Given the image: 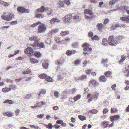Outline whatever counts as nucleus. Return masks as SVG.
<instances>
[{
  "label": "nucleus",
  "instance_id": "obj_26",
  "mask_svg": "<svg viewBox=\"0 0 129 129\" xmlns=\"http://www.w3.org/2000/svg\"><path fill=\"white\" fill-rule=\"evenodd\" d=\"M64 60L63 58H61L57 60L56 63L58 64H61L64 62Z\"/></svg>",
  "mask_w": 129,
  "mask_h": 129
},
{
  "label": "nucleus",
  "instance_id": "obj_10",
  "mask_svg": "<svg viewBox=\"0 0 129 129\" xmlns=\"http://www.w3.org/2000/svg\"><path fill=\"white\" fill-rule=\"evenodd\" d=\"M98 84L97 82L94 79L91 80L88 83V86H93L94 87H96Z\"/></svg>",
  "mask_w": 129,
  "mask_h": 129
},
{
  "label": "nucleus",
  "instance_id": "obj_27",
  "mask_svg": "<svg viewBox=\"0 0 129 129\" xmlns=\"http://www.w3.org/2000/svg\"><path fill=\"white\" fill-rule=\"evenodd\" d=\"M3 114L5 116H7L9 117H11L12 116V114L11 112H5L3 113Z\"/></svg>",
  "mask_w": 129,
  "mask_h": 129
},
{
  "label": "nucleus",
  "instance_id": "obj_48",
  "mask_svg": "<svg viewBox=\"0 0 129 129\" xmlns=\"http://www.w3.org/2000/svg\"><path fill=\"white\" fill-rule=\"evenodd\" d=\"M92 113L95 114L96 113L98 112V111L95 109H93L90 110V111Z\"/></svg>",
  "mask_w": 129,
  "mask_h": 129
},
{
  "label": "nucleus",
  "instance_id": "obj_3",
  "mask_svg": "<svg viewBox=\"0 0 129 129\" xmlns=\"http://www.w3.org/2000/svg\"><path fill=\"white\" fill-rule=\"evenodd\" d=\"M108 41L109 45L111 46H115L118 44L115 37L113 35L110 36L109 37Z\"/></svg>",
  "mask_w": 129,
  "mask_h": 129
},
{
  "label": "nucleus",
  "instance_id": "obj_19",
  "mask_svg": "<svg viewBox=\"0 0 129 129\" xmlns=\"http://www.w3.org/2000/svg\"><path fill=\"white\" fill-rule=\"evenodd\" d=\"M108 59H103L102 60L101 63L103 64L104 66L107 67L108 65L106 64L108 62Z\"/></svg>",
  "mask_w": 129,
  "mask_h": 129
},
{
  "label": "nucleus",
  "instance_id": "obj_37",
  "mask_svg": "<svg viewBox=\"0 0 129 129\" xmlns=\"http://www.w3.org/2000/svg\"><path fill=\"white\" fill-rule=\"evenodd\" d=\"M29 39L31 41H36L38 40L37 36L30 37L29 38Z\"/></svg>",
  "mask_w": 129,
  "mask_h": 129
},
{
  "label": "nucleus",
  "instance_id": "obj_11",
  "mask_svg": "<svg viewBox=\"0 0 129 129\" xmlns=\"http://www.w3.org/2000/svg\"><path fill=\"white\" fill-rule=\"evenodd\" d=\"M112 74V71H106L104 73V75L106 78H109L111 79L112 78L113 76Z\"/></svg>",
  "mask_w": 129,
  "mask_h": 129
},
{
  "label": "nucleus",
  "instance_id": "obj_40",
  "mask_svg": "<svg viewBox=\"0 0 129 129\" xmlns=\"http://www.w3.org/2000/svg\"><path fill=\"white\" fill-rule=\"evenodd\" d=\"M46 92V91L44 89H42L41 90L40 92L38 94V95L39 96H40L42 94H45Z\"/></svg>",
  "mask_w": 129,
  "mask_h": 129
},
{
  "label": "nucleus",
  "instance_id": "obj_36",
  "mask_svg": "<svg viewBox=\"0 0 129 129\" xmlns=\"http://www.w3.org/2000/svg\"><path fill=\"white\" fill-rule=\"evenodd\" d=\"M118 111L117 109L115 107L111 108V113H114Z\"/></svg>",
  "mask_w": 129,
  "mask_h": 129
},
{
  "label": "nucleus",
  "instance_id": "obj_41",
  "mask_svg": "<svg viewBox=\"0 0 129 129\" xmlns=\"http://www.w3.org/2000/svg\"><path fill=\"white\" fill-rule=\"evenodd\" d=\"M79 118L81 121H83L86 119V117L84 116L81 115H79L78 116Z\"/></svg>",
  "mask_w": 129,
  "mask_h": 129
},
{
  "label": "nucleus",
  "instance_id": "obj_59",
  "mask_svg": "<svg viewBox=\"0 0 129 129\" xmlns=\"http://www.w3.org/2000/svg\"><path fill=\"white\" fill-rule=\"evenodd\" d=\"M89 61L85 60L83 63V64L85 66L87 64H88L89 63Z\"/></svg>",
  "mask_w": 129,
  "mask_h": 129
},
{
  "label": "nucleus",
  "instance_id": "obj_55",
  "mask_svg": "<svg viewBox=\"0 0 129 129\" xmlns=\"http://www.w3.org/2000/svg\"><path fill=\"white\" fill-rule=\"evenodd\" d=\"M126 70V71L128 72L126 75L127 77L129 76V65L127 67L125 68Z\"/></svg>",
  "mask_w": 129,
  "mask_h": 129
},
{
  "label": "nucleus",
  "instance_id": "obj_12",
  "mask_svg": "<svg viewBox=\"0 0 129 129\" xmlns=\"http://www.w3.org/2000/svg\"><path fill=\"white\" fill-rule=\"evenodd\" d=\"M110 121L112 122H113L114 121L117 120L120 118L119 116L118 115H114L110 117Z\"/></svg>",
  "mask_w": 129,
  "mask_h": 129
},
{
  "label": "nucleus",
  "instance_id": "obj_60",
  "mask_svg": "<svg viewBox=\"0 0 129 129\" xmlns=\"http://www.w3.org/2000/svg\"><path fill=\"white\" fill-rule=\"evenodd\" d=\"M73 47L74 48H76L78 47V44L76 42L72 44Z\"/></svg>",
  "mask_w": 129,
  "mask_h": 129
},
{
  "label": "nucleus",
  "instance_id": "obj_18",
  "mask_svg": "<svg viewBox=\"0 0 129 129\" xmlns=\"http://www.w3.org/2000/svg\"><path fill=\"white\" fill-rule=\"evenodd\" d=\"M59 21V20L56 18H53L50 21V23L51 24H53L56 22L58 23Z\"/></svg>",
  "mask_w": 129,
  "mask_h": 129
},
{
  "label": "nucleus",
  "instance_id": "obj_1",
  "mask_svg": "<svg viewBox=\"0 0 129 129\" xmlns=\"http://www.w3.org/2000/svg\"><path fill=\"white\" fill-rule=\"evenodd\" d=\"M47 7L45 8L44 6H42L40 8L36 9V11L35 17L39 18H42L44 17L43 14L41 13H43L44 11H48Z\"/></svg>",
  "mask_w": 129,
  "mask_h": 129
},
{
  "label": "nucleus",
  "instance_id": "obj_56",
  "mask_svg": "<svg viewBox=\"0 0 129 129\" xmlns=\"http://www.w3.org/2000/svg\"><path fill=\"white\" fill-rule=\"evenodd\" d=\"M117 0H113L110 1L109 2V4L110 5H112L114 4L117 1Z\"/></svg>",
  "mask_w": 129,
  "mask_h": 129
},
{
  "label": "nucleus",
  "instance_id": "obj_28",
  "mask_svg": "<svg viewBox=\"0 0 129 129\" xmlns=\"http://www.w3.org/2000/svg\"><path fill=\"white\" fill-rule=\"evenodd\" d=\"M47 75L43 73L39 75V77L41 79H45L47 78Z\"/></svg>",
  "mask_w": 129,
  "mask_h": 129
},
{
  "label": "nucleus",
  "instance_id": "obj_5",
  "mask_svg": "<svg viewBox=\"0 0 129 129\" xmlns=\"http://www.w3.org/2000/svg\"><path fill=\"white\" fill-rule=\"evenodd\" d=\"M46 29L47 28L45 25L43 24L38 26L37 30L38 33H41L45 32Z\"/></svg>",
  "mask_w": 129,
  "mask_h": 129
},
{
  "label": "nucleus",
  "instance_id": "obj_29",
  "mask_svg": "<svg viewBox=\"0 0 129 129\" xmlns=\"http://www.w3.org/2000/svg\"><path fill=\"white\" fill-rule=\"evenodd\" d=\"M9 3H7L2 0H0V5H1L5 6H9Z\"/></svg>",
  "mask_w": 129,
  "mask_h": 129
},
{
  "label": "nucleus",
  "instance_id": "obj_17",
  "mask_svg": "<svg viewBox=\"0 0 129 129\" xmlns=\"http://www.w3.org/2000/svg\"><path fill=\"white\" fill-rule=\"evenodd\" d=\"M84 14H89L90 15H92L93 14V13L91 10L86 9L84 11Z\"/></svg>",
  "mask_w": 129,
  "mask_h": 129
},
{
  "label": "nucleus",
  "instance_id": "obj_13",
  "mask_svg": "<svg viewBox=\"0 0 129 129\" xmlns=\"http://www.w3.org/2000/svg\"><path fill=\"white\" fill-rule=\"evenodd\" d=\"M76 52V51L75 50H68L66 52V54L68 56L73 54Z\"/></svg>",
  "mask_w": 129,
  "mask_h": 129
},
{
  "label": "nucleus",
  "instance_id": "obj_46",
  "mask_svg": "<svg viewBox=\"0 0 129 129\" xmlns=\"http://www.w3.org/2000/svg\"><path fill=\"white\" fill-rule=\"evenodd\" d=\"M35 56L38 57H39L41 56V53L39 52H35L34 53Z\"/></svg>",
  "mask_w": 129,
  "mask_h": 129
},
{
  "label": "nucleus",
  "instance_id": "obj_23",
  "mask_svg": "<svg viewBox=\"0 0 129 129\" xmlns=\"http://www.w3.org/2000/svg\"><path fill=\"white\" fill-rule=\"evenodd\" d=\"M23 74H30L31 73V70L30 69L28 68L23 70Z\"/></svg>",
  "mask_w": 129,
  "mask_h": 129
},
{
  "label": "nucleus",
  "instance_id": "obj_7",
  "mask_svg": "<svg viewBox=\"0 0 129 129\" xmlns=\"http://www.w3.org/2000/svg\"><path fill=\"white\" fill-rule=\"evenodd\" d=\"M17 11L21 13H28L30 11L29 9H26L25 8L23 7L20 6L17 8Z\"/></svg>",
  "mask_w": 129,
  "mask_h": 129
},
{
  "label": "nucleus",
  "instance_id": "obj_21",
  "mask_svg": "<svg viewBox=\"0 0 129 129\" xmlns=\"http://www.w3.org/2000/svg\"><path fill=\"white\" fill-rule=\"evenodd\" d=\"M57 124H60L61 126L63 127H66V124L65 123H64L62 120H59L56 121Z\"/></svg>",
  "mask_w": 129,
  "mask_h": 129
},
{
  "label": "nucleus",
  "instance_id": "obj_49",
  "mask_svg": "<svg viewBox=\"0 0 129 129\" xmlns=\"http://www.w3.org/2000/svg\"><path fill=\"white\" fill-rule=\"evenodd\" d=\"M10 88L11 89L15 90L16 88V86L15 85H11L10 86Z\"/></svg>",
  "mask_w": 129,
  "mask_h": 129
},
{
  "label": "nucleus",
  "instance_id": "obj_62",
  "mask_svg": "<svg viewBox=\"0 0 129 129\" xmlns=\"http://www.w3.org/2000/svg\"><path fill=\"white\" fill-rule=\"evenodd\" d=\"M20 110L19 109H17L15 112V114L16 116L18 115L19 113H20Z\"/></svg>",
  "mask_w": 129,
  "mask_h": 129
},
{
  "label": "nucleus",
  "instance_id": "obj_51",
  "mask_svg": "<svg viewBox=\"0 0 129 129\" xmlns=\"http://www.w3.org/2000/svg\"><path fill=\"white\" fill-rule=\"evenodd\" d=\"M99 39V37L97 35H95L92 38V40H97Z\"/></svg>",
  "mask_w": 129,
  "mask_h": 129
},
{
  "label": "nucleus",
  "instance_id": "obj_31",
  "mask_svg": "<svg viewBox=\"0 0 129 129\" xmlns=\"http://www.w3.org/2000/svg\"><path fill=\"white\" fill-rule=\"evenodd\" d=\"M69 31H61L60 33V35L63 36L68 35L69 34Z\"/></svg>",
  "mask_w": 129,
  "mask_h": 129
},
{
  "label": "nucleus",
  "instance_id": "obj_2",
  "mask_svg": "<svg viewBox=\"0 0 129 129\" xmlns=\"http://www.w3.org/2000/svg\"><path fill=\"white\" fill-rule=\"evenodd\" d=\"M14 17V15L12 13H9L6 15V13H4L1 17L4 20L10 21Z\"/></svg>",
  "mask_w": 129,
  "mask_h": 129
},
{
  "label": "nucleus",
  "instance_id": "obj_54",
  "mask_svg": "<svg viewBox=\"0 0 129 129\" xmlns=\"http://www.w3.org/2000/svg\"><path fill=\"white\" fill-rule=\"evenodd\" d=\"M81 62V60L79 59L76 60L74 62V64L76 65H78Z\"/></svg>",
  "mask_w": 129,
  "mask_h": 129
},
{
  "label": "nucleus",
  "instance_id": "obj_58",
  "mask_svg": "<svg viewBox=\"0 0 129 129\" xmlns=\"http://www.w3.org/2000/svg\"><path fill=\"white\" fill-rule=\"evenodd\" d=\"M91 71L92 70L91 69H89L86 70L85 73L87 74H90L91 72Z\"/></svg>",
  "mask_w": 129,
  "mask_h": 129
},
{
  "label": "nucleus",
  "instance_id": "obj_32",
  "mask_svg": "<svg viewBox=\"0 0 129 129\" xmlns=\"http://www.w3.org/2000/svg\"><path fill=\"white\" fill-rule=\"evenodd\" d=\"M30 59L31 63L33 64L36 63L38 62V61L35 58H30Z\"/></svg>",
  "mask_w": 129,
  "mask_h": 129
},
{
  "label": "nucleus",
  "instance_id": "obj_63",
  "mask_svg": "<svg viewBox=\"0 0 129 129\" xmlns=\"http://www.w3.org/2000/svg\"><path fill=\"white\" fill-rule=\"evenodd\" d=\"M99 0H90V2L92 3H96Z\"/></svg>",
  "mask_w": 129,
  "mask_h": 129
},
{
  "label": "nucleus",
  "instance_id": "obj_22",
  "mask_svg": "<svg viewBox=\"0 0 129 129\" xmlns=\"http://www.w3.org/2000/svg\"><path fill=\"white\" fill-rule=\"evenodd\" d=\"M99 81L100 82H105L107 81V79L104 75H101L99 79Z\"/></svg>",
  "mask_w": 129,
  "mask_h": 129
},
{
  "label": "nucleus",
  "instance_id": "obj_34",
  "mask_svg": "<svg viewBox=\"0 0 129 129\" xmlns=\"http://www.w3.org/2000/svg\"><path fill=\"white\" fill-rule=\"evenodd\" d=\"M108 42V41L106 39L104 38L102 39V44L103 45H107V44Z\"/></svg>",
  "mask_w": 129,
  "mask_h": 129
},
{
  "label": "nucleus",
  "instance_id": "obj_44",
  "mask_svg": "<svg viewBox=\"0 0 129 129\" xmlns=\"http://www.w3.org/2000/svg\"><path fill=\"white\" fill-rule=\"evenodd\" d=\"M54 39L56 43H58L60 42V39L59 37H55L54 38Z\"/></svg>",
  "mask_w": 129,
  "mask_h": 129
},
{
  "label": "nucleus",
  "instance_id": "obj_43",
  "mask_svg": "<svg viewBox=\"0 0 129 129\" xmlns=\"http://www.w3.org/2000/svg\"><path fill=\"white\" fill-rule=\"evenodd\" d=\"M81 95L80 94L77 95L76 96L74 97V101H76L80 99L81 98Z\"/></svg>",
  "mask_w": 129,
  "mask_h": 129
},
{
  "label": "nucleus",
  "instance_id": "obj_35",
  "mask_svg": "<svg viewBox=\"0 0 129 129\" xmlns=\"http://www.w3.org/2000/svg\"><path fill=\"white\" fill-rule=\"evenodd\" d=\"M42 66L44 68L47 69L48 68V64L46 62L44 61L43 63Z\"/></svg>",
  "mask_w": 129,
  "mask_h": 129
},
{
  "label": "nucleus",
  "instance_id": "obj_38",
  "mask_svg": "<svg viewBox=\"0 0 129 129\" xmlns=\"http://www.w3.org/2000/svg\"><path fill=\"white\" fill-rule=\"evenodd\" d=\"M58 31V29H54L51 30V31L50 32V33L51 34H54L56 33Z\"/></svg>",
  "mask_w": 129,
  "mask_h": 129
},
{
  "label": "nucleus",
  "instance_id": "obj_33",
  "mask_svg": "<svg viewBox=\"0 0 129 129\" xmlns=\"http://www.w3.org/2000/svg\"><path fill=\"white\" fill-rule=\"evenodd\" d=\"M2 90L3 92L6 93L11 90V89L9 88L5 87L2 89Z\"/></svg>",
  "mask_w": 129,
  "mask_h": 129
},
{
  "label": "nucleus",
  "instance_id": "obj_30",
  "mask_svg": "<svg viewBox=\"0 0 129 129\" xmlns=\"http://www.w3.org/2000/svg\"><path fill=\"white\" fill-rule=\"evenodd\" d=\"M45 80L46 81L49 82H53L54 81L53 79L51 77L48 75L47 78H46Z\"/></svg>",
  "mask_w": 129,
  "mask_h": 129
},
{
  "label": "nucleus",
  "instance_id": "obj_39",
  "mask_svg": "<svg viewBox=\"0 0 129 129\" xmlns=\"http://www.w3.org/2000/svg\"><path fill=\"white\" fill-rule=\"evenodd\" d=\"M45 126L46 128L49 129H52L53 127L52 125L50 123H49L48 125L45 124Z\"/></svg>",
  "mask_w": 129,
  "mask_h": 129
},
{
  "label": "nucleus",
  "instance_id": "obj_15",
  "mask_svg": "<svg viewBox=\"0 0 129 129\" xmlns=\"http://www.w3.org/2000/svg\"><path fill=\"white\" fill-rule=\"evenodd\" d=\"M72 15L71 14H69L66 15L64 17L65 21L66 22H69L72 18Z\"/></svg>",
  "mask_w": 129,
  "mask_h": 129
},
{
  "label": "nucleus",
  "instance_id": "obj_4",
  "mask_svg": "<svg viewBox=\"0 0 129 129\" xmlns=\"http://www.w3.org/2000/svg\"><path fill=\"white\" fill-rule=\"evenodd\" d=\"M31 46L34 47H37L39 48H43L45 47L44 43L42 42L39 43L38 40L35 41L34 44L31 45Z\"/></svg>",
  "mask_w": 129,
  "mask_h": 129
},
{
  "label": "nucleus",
  "instance_id": "obj_6",
  "mask_svg": "<svg viewBox=\"0 0 129 129\" xmlns=\"http://www.w3.org/2000/svg\"><path fill=\"white\" fill-rule=\"evenodd\" d=\"M82 46L84 47L83 50L84 51H91L92 50V48L90 47V45L88 43H84Z\"/></svg>",
  "mask_w": 129,
  "mask_h": 129
},
{
  "label": "nucleus",
  "instance_id": "obj_64",
  "mask_svg": "<svg viewBox=\"0 0 129 129\" xmlns=\"http://www.w3.org/2000/svg\"><path fill=\"white\" fill-rule=\"evenodd\" d=\"M108 112V110L107 108H105L104 109L103 111V113L105 114L107 113Z\"/></svg>",
  "mask_w": 129,
  "mask_h": 129
},
{
  "label": "nucleus",
  "instance_id": "obj_20",
  "mask_svg": "<svg viewBox=\"0 0 129 129\" xmlns=\"http://www.w3.org/2000/svg\"><path fill=\"white\" fill-rule=\"evenodd\" d=\"M120 20L122 21L126 22H129V16L126 17H121L120 18Z\"/></svg>",
  "mask_w": 129,
  "mask_h": 129
},
{
  "label": "nucleus",
  "instance_id": "obj_50",
  "mask_svg": "<svg viewBox=\"0 0 129 129\" xmlns=\"http://www.w3.org/2000/svg\"><path fill=\"white\" fill-rule=\"evenodd\" d=\"M54 95L55 97H56V98H57L59 96V92L57 91H55L54 92Z\"/></svg>",
  "mask_w": 129,
  "mask_h": 129
},
{
  "label": "nucleus",
  "instance_id": "obj_53",
  "mask_svg": "<svg viewBox=\"0 0 129 129\" xmlns=\"http://www.w3.org/2000/svg\"><path fill=\"white\" fill-rule=\"evenodd\" d=\"M116 87V85L114 84L112 85L111 87V88L112 89V90L114 91H115L116 90V89L115 88Z\"/></svg>",
  "mask_w": 129,
  "mask_h": 129
},
{
  "label": "nucleus",
  "instance_id": "obj_42",
  "mask_svg": "<svg viewBox=\"0 0 129 129\" xmlns=\"http://www.w3.org/2000/svg\"><path fill=\"white\" fill-rule=\"evenodd\" d=\"M41 22H36L35 23H34L31 25V26L32 27H34L35 26H37L38 25L40 24H41Z\"/></svg>",
  "mask_w": 129,
  "mask_h": 129
},
{
  "label": "nucleus",
  "instance_id": "obj_61",
  "mask_svg": "<svg viewBox=\"0 0 129 129\" xmlns=\"http://www.w3.org/2000/svg\"><path fill=\"white\" fill-rule=\"evenodd\" d=\"M79 16L77 15H75L73 17V18L74 19L76 20L79 19Z\"/></svg>",
  "mask_w": 129,
  "mask_h": 129
},
{
  "label": "nucleus",
  "instance_id": "obj_57",
  "mask_svg": "<svg viewBox=\"0 0 129 129\" xmlns=\"http://www.w3.org/2000/svg\"><path fill=\"white\" fill-rule=\"evenodd\" d=\"M48 8V10H49L48 12L47 13V14L48 15H50L52 13L53 11L51 9H50V10H49V9Z\"/></svg>",
  "mask_w": 129,
  "mask_h": 129
},
{
  "label": "nucleus",
  "instance_id": "obj_45",
  "mask_svg": "<svg viewBox=\"0 0 129 129\" xmlns=\"http://www.w3.org/2000/svg\"><path fill=\"white\" fill-rule=\"evenodd\" d=\"M58 4L59 5L60 7H63L64 6L63 2L62 1H59Z\"/></svg>",
  "mask_w": 129,
  "mask_h": 129
},
{
  "label": "nucleus",
  "instance_id": "obj_24",
  "mask_svg": "<svg viewBox=\"0 0 129 129\" xmlns=\"http://www.w3.org/2000/svg\"><path fill=\"white\" fill-rule=\"evenodd\" d=\"M4 103H7L10 104H13L14 103V102L11 100L7 99L3 102Z\"/></svg>",
  "mask_w": 129,
  "mask_h": 129
},
{
  "label": "nucleus",
  "instance_id": "obj_9",
  "mask_svg": "<svg viewBox=\"0 0 129 129\" xmlns=\"http://www.w3.org/2000/svg\"><path fill=\"white\" fill-rule=\"evenodd\" d=\"M24 52L26 54H29L31 55H33L34 54V51L33 49L30 47H27L24 50Z\"/></svg>",
  "mask_w": 129,
  "mask_h": 129
},
{
  "label": "nucleus",
  "instance_id": "obj_16",
  "mask_svg": "<svg viewBox=\"0 0 129 129\" xmlns=\"http://www.w3.org/2000/svg\"><path fill=\"white\" fill-rule=\"evenodd\" d=\"M115 39L117 41L120 42L125 38V37L122 35L117 36L115 37Z\"/></svg>",
  "mask_w": 129,
  "mask_h": 129
},
{
  "label": "nucleus",
  "instance_id": "obj_47",
  "mask_svg": "<svg viewBox=\"0 0 129 129\" xmlns=\"http://www.w3.org/2000/svg\"><path fill=\"white\" fill-rule=\"evenodd\" d=\"M86 77L87 76L86 75H81L80 76L79 79L82 80L84 79H86Z\"/></svg>",
  "mask_w": 129,
  "mask_h": 129
},
{
  "label": "nucleus",
  "instance_id": "obj_8",
  "mask_svg": "<svg viewBox=\"0 0 129 129\" xmlns=\"http://www.w3.org/2000/svg\"><path fill=\"white\" fill-rule=\"evenodd\" d=\"M113 123L109 125L108 122L105 121H103L101 124V126L104 128L108 127H109V128L113 126Z\"/></svg>",
  "mask_w": 129,
  "mask_h": 129
},
{
  "label": "nucleus",
  "instance_id": "obj_25",
  "mask_svg": "<svg viewBox=\"0 0 129 129\" xmlns=\"http://www.w3.org/2000/svg\"><path fill=\"white\" fill-rule=\"evenodd\" d=\"M127 58L126 56L123 55L121 56V59L119 61V63L120 64L124 61Z\"/></svg>",
  "mask_w": 129,
  "mask_h": 129
},
{
  "label": "nucleus",
  "instance_id": "obj_52",
  "mask_svg": "<svg viewBox=\"0 0 129 129\" xmlns=\"http://www.w3.org/2000/svg\"><path fill=\"white\" fill-rule=\"evenodd\" d=\"M64 2L68 6L71 4L70 1L69 0H65L64 1Z\"/></svg>",
  "mask_w": 129,
  "mask_h": 129
},
{
  "label": "nucleus",
  "instance_id": "obj_14",
  "mask_svg": "<svg viewBox=\"0 0 129 129\" xmlns=\"http://www.w3.org/2000/svg\"><path fill=\"white\" fill-rule=\"evenodd\" d=\"M98 30L100 32H102L104 29V26L102 23H98L97 25Z\"/></svg>",
  "mask_w": 129,
  "mask_h": 129
}]
</instances>
